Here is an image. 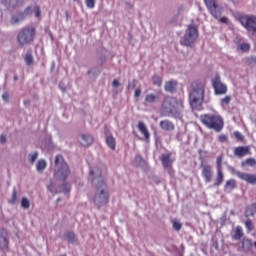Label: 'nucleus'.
Wrapping results in <instances>:
<instances>
[{
    "label": "nucleus",
    "mask_w": 256,
    "mask_h": 256,
    "mask_svg": "<svg viewBox=\"0 0 256 256\" xmlns=\"http://www.w3.org/2000/svg\"><path fill=\"white\" fill-rule=\"evenodd\" d=\"M90 180L92 181L96 192L93 197L94 204L100 209L109 203V192L107 190L108 186L105 182L102 171L99 167L95 166L90 170Z\"/></svg>",
    "instance_id": "f257e3e1"
},
{
    "label": "nucleus",
    "mask_w": 256,
    "mask_h": 256,
    "mask_svg": "<svg viewBox=\"0 0 256 256\" xmlns=\"http://www.w3.org/2000/svg\"><path fill=\"white\" fill-rule=\"evenodd\" d=\"M184 109V103L182 100H178L175 97L166 96L162 101V107H160V113L163 117H174L177 119L181 116Z\"/></svg>",
    "instance_id": "f03ea898"
},
{
    "label": "nucleus",
    "mask_w": 256,
    "mask_h": 256,
    "mask_svg": "<svg viewBox=\"0 0 256 256\" xmlns=\"http://www.w3.org/2000/svg\"><path fill=\"white\" fill-rule=\"evenodd\" d=\"M206 83L195 81L192 83V90L189 92V104L192 109L198 111L204 103Z\"/></svg>",
    "instance_id": "7ed1b4c3"
},
{
    "label": "nucleus",
    "mask_w": 256,
    "mask_h": 256,
    "mask_svg": "<svg viewBox=\"0 0 256 256\" xmlns=\"http://www.w3.org/2000/svg\"><path fill=\"white\" fill-rule=\"evenodd\" d=\"M200 123L207 127V129H212L216 133H220L224 129V120L221 116L216 114H202L199 117Z\"/></svg>",
    "instance_id": "20e7f679"
},
{
    "label": "nucleus",
    "mask_w": 256,
    "mask_h": 256,
    "mask_svg": "<svg viewBox=\"0 0 256 256\" xmlns=\"http://www.w3.org/2000/svg\"><path fill=\"white\" fill-rule=\"evenodd\" d=\"M55 166L57 169L54 173V179L61 182H65L67 178L71 175V171H70L69 165L63 159V156L61 155L56 156Z\"/></svg>",
    "instance_id": "39448f33"
},
{
    "label": "nucleus",
    "mask_w": 256,
    "mask_h": 256,
    "mask_svg": "<svg viewBox=\"0 0 256 256\" xmlns=\"http://www.w3.org/2000/svg\"><path fill=\"white\" fill-rule=\"evenodd\" d=\"M199 37L198 27L195 25H188L183 36V39L180 41L182 46L191 47Z\"/></svg>",
    "instance_id": "423d86ee"
},
{
    "label": "nucleus",
    "mask_w": 256,
    "mask_h": 256,
    "mask_svg": "<svg viewBox=\"0 0 256 256\" xmlns=\"http://www.w3.org/2000/svg\"><path fill=\"white\" fill-rule=\"evenodd\" d=\"M36 35V29L34 27H25L20 30L17 41L19 45L24 46L34 41Z\"/></svg>",
    "instance_id": "0eeeda50"
},
{
    "label": "nucleus",
    "mask_w": 256,
    "mask_h": 256,
    "mask_svg": "<svg viewBox=\"0 0 256 256\" xmlns=\"http://www.w3.org/2000/svg\"><path fill=\"white\" fill-rule=\"evenodd\" d=\"M239 22L248 32L256 33V16L243 15L239 17Z\"/></svg>",
    "instance_id": "6e6552de"
},
{
    "label": "nucleus",
    "mask_w": 256,
    "mask_h": 256,
    "mask_svg": "<svg viewBox=\"0 0 256 256\" xmlns=\"http://www.w3.org/2000/svg\"><path fill=\"white\" fill-rule=\"evenodd\" d=\"M211 84L214 89L215 95H226L228 87L221 81L219 74H216L213 79H211Z\"/></svg>",
    "instance_id": "1a4fd4ad"
},
{
    "label": "nucleus",
    "mask_w": 256,
    "mask_h": 256,
    "mask_svg": "<svg viewBox=\"0 0 256 256\" xmlns=\"http://www.w3.org/2000/svg\"><path fill=\"white\" fill-rule=\"evenodd\" d=\"M204 3L209 11V13L215 18L218 19L222 15V8L219 7L216 0H204Z\"/></svg>",
    "instance_id": "9d476101"
},
{
    "label": "nucleus",
    "mask_w": 256,
    "mask_h": 256,
    "mask_svg": "<svg viewBox=\"0 0 256 256\" xmlns=\"http://www.w3.org/2000/svg\"><path fill=\"white\" fill-rule=\"evenodd\" d=\"M236 176L241 181H244L249 185L256 186V174H250V173H244V172L237 171Z\"/></svg>",
    "instance_id": "9b49d317"
},
{
    "label": "nucleus",
    "mask_w": 256,
    "mask_h": 256,
    "mask_svg": "<svg viewBox=\"0 0 256 256\" xmlns=\"http://www.w3.org/2000/svg\"><path fill=\"white\" fill-rule=\"evenodd\" d=\"M31 14H32V8L29 6L25 9L24 12H21L17 15L12 16L10 22L13 25L18 24L19 22H22L23 20H25V18L27 16H30Z\"/></svg>",
    "instance_id": "f8f14e48"
},
{
    "label": "nucleus",
    "mask_w": 256,
    "mask_h": 256,
    "mask_svg": "<svg viewBox=\"0 0 256 256\" xmlns=\"http://www.w3.org/2000/svg\"><path fill=\"white\" fill-rule=\"evenodd\" d=\"M201 168H202L201 175H202V178L204 179V182L206 184L211 183L213 179L212 166L202 165Z\"/></svg>",
    "instance_id": "ddd939ff"
},
{
    "label": "nucleus",
    "mask_w": 256,
    "mask_h": 256,
    "mask_svg": "<svg viewBox=\"0 0 256 256\" xmlns=\"http://www.w3.org/2000/svg\"><path fill=\"white\" fill-rule=\"evenodd\" d=\"M233 154L235 157L242 159L246 157L247 155H251V149L250 146H238L235 147L233 150Z\"/></svg>",
    "instance_id": "4468645a"
},
{
    "label": "nucleus",
    "mask_w": 256,
    "mask_h": 256,
    "mask_svg": "<svg viewBox=\"0 0 256 256\" xmlns=\"http://www.w3.org/2000/svg\"><path fill=\"white\" fill-rule=\"evenodd\" d=\"M0 250L7 252L9 250L8 233L5 229L0 230Z\"/></svg>",
    "instance_id": "2eb2a0df"
},
{
    "label": "nucleus",
    "mask_w": 256,
    "mask_h": 256,
    "mask_svg": "<svg viewBox=\"0 0 256 256\" xmlns=\"http://www.w3.org/2000/svg\"><path fill=\"white\" fill-rule=\"evenodd\" d=\"M106 143L112 151L116 149V140L107 126H105Z\"/></svg>",
    "instance_id": "dca6fc26"
},
{
    "label": "nucleus",
    "mask_w": 256,
    "mask_h": 256,
    "mask_svg": "<svg viewBox=\"0 0 256 256\" xmlns=\"http://www.w3.org/2000/svg\"><path fill=\"white\" fill-rule=\"evenodd\" d=\"M159 125L162 131H166L169 133H171L172 131H175V128H176L174 122L168 119L160 120Z\"/></svg>",
    "instance_id": "f3484780"
},
{
    "label": "nucleus",
    "mask_w": 256,
    "mask_h": 256,
    "mask_svg": "<svg viewBox=\"0 0 256 256\" xmlns=\"http://www.w3.org/2000/svg\"><path fill=\"white\" fill-rule=\"evenodd\" d=\"M138 131H140V133H142V135L144 137V141H146V143H149L151 134L144 122H142V121L138 122Z\"/></svg>",
    "instance_id": "a211bd4d"
},
{
    "label": "nucleus",
    "mask_w": 256,
    "mask_h": 256,
    "mask_svg": "<svg viewBox=\"0 0 256 256\" xmlns=\"http://www.w3.org/2000/svg\"><path fill=\"white\" fill-rule=\"evenodd\" d=\"M174 159L171 158V154H162V156L160 157V162H162V167L165 168H169L173 165L174 163Z\"/></svg>",
    "instance_id": "6ab92c4d"
},
{
    "label": "nucleus",
    "mask_w": 256,
    "mask_h": 256,
    "mask_svg": "<svg viewBox=\"0 0 256 256\" xmlns=\"http://www.w3.org/2000/svg\"><path fill=\"white\" fill-rule=\"evenodd\" d=\"M177 87L178 82L176 80L166 81L164 84V91H166V93H175Z\"/></svg>",
    "instance_id": "aec40b11"
},
{
    "label": "nucleus",
    "mask_w": 256,
    "mask_h": 256,
    "mask_svg": "<svg viewBox=\"0 0 256 256\" xmlns=\"http://www.w3.org/2000/svg\"><path fill=\"white\" fill-rule=\"evenodd\" d=\"M48 190L53 193V194H58V193H65V194H69L70 192V185L68 183H64L62 186H61V190L60 191H56L54 190V185L53 183H51L49 186H48Z\"/></svg>",
    "instance_id": "412c9836"
},
{
    "label": "nucleus",
    "mask_w": 256,
    "mask_h": 256,
    "mask_svg": "<svg viewBox=\"0 0 256 256\" xmlns=\"http://www.w3.org/2000/svg\"><path fill=\"white\" fill-rule=\"evenodd\" d=\"M231 237H232V240H234V241H240L244 237V230H243L242 226H236L233 229V233H232Z\"/></svg>",
    "instance_id": "4be33fe9"
},
{
    "label": "nucleus",
    "mask_w": 256,
    "mask_h": 256,
    "mask_svg": "<svg viewBox=\"0 0 256 256\" xmlns=\"http://www.w3.org/2000/svg\"><path fill=\"white\" fill-rule=\"evenodd\" d=\"M237 188V182L235 179H229L226 181L224 185V192L231 193L233 190Z\"/></svg>",
    "instance_id": "5701e85b"
},
{
    "label": "nucleus",
    "mask_w": 256,
    "mask_h": 256,
    "mask_svg": "<svg viewBox=\"0 0 256 256\" xmlns=\"http://www.w3.org/2000/svg\"><path fill=\"white\" fill-rule=\"evenodd\" d=\"M94 141V138L89 134H82L80 137V143L83 147H89V145H92Z\"/></svg>",
    "instance_id": "b1692460"
},
{
    "label": "nucleus",
    "mask_w": 256,
    "mask_h": 256,
    "mask_svg": "<svg viewBox=\"0 0 256 256\" xmlns=\"http://www.w3.org/2000/svg\"><path fill=\"white\" fill-rule=\"evenodd\" d=\"M224 182L223 170H217V174L213 183L214 187H220Z\"/></svg>",
    "instance_id": "393cba45"
},
{
    "label": "nucleus",
    "mask_w": 256,
    "mask_h": 256,
    "mask_svg": "<svg viewBox=\"0 0 256 256\" xmlns=\"http://www.w3.org/2000/svg\"><path fill=\"white\" fill-rule=\"evenodd\" d=\"M256 215V203H252L250 206L245 209V217H254Z\"/></svg>",
    "instance_id": "a878e982"
},
{
    "label": "nucleus",
    "mask_w": 256,
    "mask_h": 256,
    "mask_svg": "<svg viewBox=\"0 0 256 256\" xmlns=\"http://www.w3.org/2000/svg\"><path fill=\"white\" fill-rule=\"evenodd\" d=\"M241 247H242V250L244 252H249L251 251L252 247H253V243H252V240L251 239H243L241 241Z\"/></svg>",
    "instance_id": "bb28decb"
},
{
    "label": "nucleus",
    "mask_w": 256,
    "mask_h": 256,
    "mask_svg": "<svg viewBox=\"0 0 256 256\" xmlns=\"http://www.w3.org/2000/svg\"><path fill=\"white\" fill-rule=\"evenodd\" d=\"M144 101H146V103H158V101H160V96L158 94H153L150 93L148 95H146V98L144 99Z\"/></svg>",
    "instance_id": "cd10ccee"
},
{
    "label": "nucleus",
    "mask_w": 256,
    "mask_h": 256,
    "mask_svg": "<svg viewBox=\"0 0 256 256\" xmlns=\"http://www.w3.org/2000/svg\"><path fill=\"white\" fill-rule=\"evenodd\" d=\"M241 167H256V159L255 158H247L246 160L241 162Z\"/></svg>",
    "instance_id": "c85d7f7f"
},
{
    "label": "nucleus",
    "mask_w": 256,
    "mask_h": 256,
    "mask_svg": "<svg viewBox=\"0 0 256 256\" xmlns=\"http://www.w3.org/2000/svg\"><path fill=\"white\" fill-rule=\"evenodd\" d=\"M65 237L69 244H74L76 242V235L73 231H67Z\"/></svg>",
    "instance_id": "c756f323"
},
{
    "label": "nucleus",
    "mask_w": 256,
    "mask_h": 256,
    "mask_svg": "<svg viewBox=\"0 0 256 256\" xmlns=\"http://www.w3.org/2000/svg\"><path fill=\"white\" fill-rule=\"evenodd\" d=\"M163 83V79L161 76L154 74V76H152V84H154L156 87H161Z\"/></svg>",
    "instance_id": "7c9ffc66"
},
{
    "label": "nucleus",
    "mask_w": 256,
    "mask_h": 256,
    "mask_svg": "<svg viewBox=\"0 0 256 256\" xmlns=\"http://www.w3.org/2000/svg\"><path fill=\"white\" fill-rule=\"evenodd\" d=\"M47 166V163L45 160H39L37 163V171L38 172H43Z\"/></svg>",
    "instance_id": "2f4dec72"
},
{
    "label": "nucleus",
    "mask_w": 256,
    "mask_h": 256,
    "mask_svg": "<svg viewBox=\"0 0 256 256\" xmlns=\"http://www.w3.org/2000/svg\"><path fill=\"white\" fill-rule=\"evenodd\" d=\"M244 226L248 232H252L254 230V224L252 220L248 219L244 222Z\"/></svg>",
    "instance_id": "473e14b6"
},
{
    "label": "nucleus",
    "mask_w": 256,
    "mask_h": 256,
    "mask_svg": "<svg viewBox=\"0 0 256 256\" xmlns=\"http://www.w3.org/2000/svg\"><path fill=\"white\" fill-rule=\"evenodd\" d=\"M223 155H220L216 158V170L222 171Z\"/></svg>",
    "instance_id": "72a5a7b5"
},
{
    "label": "nucleus",
    "mask_w": 256,
    "mask_h": 256,
    "mask_svg": "<svg viewBox=\"0 0 256 256\" xmlns=\"http://www.w3.org/2000/svg\"><path fill=\"white\" fill-rule=\"evenodd\" d=\"M17 195H18L17 190H16V188H14L13 189V193H12V197L8 201V203L10 205H15L16 204V202H17Z\"/></svg>",
    "instance_id": "f704fd0d"
},
{
    "label": "nucleus",
    "mask_w": 256,
    "mask_h": 256,
    "mask_svg": "<svg viewBox=\"0 0 256 256\" xmlns=\"http://www.w3.org/2000/svg\"><path fill=\"white\" fill-rule=\"evenodd\" d=\"M25 61L28 66H31L34 62V58L31 52H27L25 56Z\"/></svg>",
    "instance_id": "c9c22d12"
},
{
    "label": "nucleus",
    "mask_w": 256,
    "mask_h": 256,
    "mask_svg": "<svg viewBox=\"0 0 256 256\" xmlns=\"http://www.w3.org/2000/svg\"><path fill=\"white\" fill-rule=\"evenodd\" d=\"M21 206L24 210H28L30 208V202L26 197L22 198Z\"/></svg>",
    "instance_id": "e433bc0d"
},
{
    "label": "nucleus",
    "mask_w": 256,
    "mask_h": 256,
    "mask_svg": "<svg viewBox=\"0 0 256 256\" xmlns=\"http://www.w3.org/2000/svg\"><path fill=\"white\" fill-rule=\"evenodd\" d=\"M2 3L4 4H8V5H11V4H15V5H19L20 3L22 4L24 0H1Z\"/></svg>",
    "instance_id": "4c0bfd02"
},
{
    "label": "nucleus",
    "mask_w": 256,
    "mask_h": 256,
    "mask_svg": "<svg viewBox=\"0 0 256 256\" xmlns=\"http://www.w3.org/2000/svg\"><path fill=\"white\" fill-rule=\"evenodd\" d=\"M231 99H232L231 96H225L224 98H222V99L220 100V104H221V105H230Z\"/></svg>",
    "instance_id": "58836bf2"
},
{
    "label": "nucleus",
    "mask_w": 256,
    "mask_h": 256,
    "mask_svg": "<svg viewBox=\"0 0 256 256\" xmlns=\"http://www.w3.org/2000/svg\"><path fill=\"white\" fill-rule=\"evenodd\" d=\"M172 228L174 231H180L182 229V224L178 221H172Z\"/></svg>",
    "instance_id": "ea45409f"
},
{
    "label": "nucleus",
    "mask_w": 256,
    "mask_h": 256,
    "mask_svg": "<svg viewBox=\"0 0 256 256\" xmlns=\"http://www.w3.org/2000/svg\"><path fill=\"white\" fill-rule=\"evenodd\" d=\"M239 49L242 51V52H247L250 50V44L248 43H242L239 45Z\"/></svg>",
    "instance_id": "a19ab883"
},
{
    "label": "nucleus",
    "mask_w": 256,
    "mask_h": 256,
    "mask_svg": "<svg viewBox=\"0 0 256 256\" xmlns=\"http://www.w3.org/2000/svg\"><path fill=\"white\" fill-rule=\"evenodd\" d=\"M164 170H166V172H168V175H170V178H174L175 170L173 169V166L166 167V168H164Z\"/></svg>",
    "instance_id": "79ce46f5"
},
{
    "label": "nucleus",
    "mask_w": 256,
    "mask_h": 256,
    "mask_svg": "<svg viewBox=\"0 0 256 256\" xmlns=\"http://www.w3.org/2000/svg\"><path fill=\"white\" fill-rule=\"evenodd\" d=\"M235 139H237L238 141H244V136L242 133L238 132V131H235L233 133Z\"/></svg>",
    "instance_id": "37998d69"
},
{
    "label": "nucleus",
    "mask_w": 256,
    "mask_h": 256,
    "mask_svg": "<svg viewBox=\"0 0 256 256\" xmlns=\"http://www.w3.org/2000/svg\"><path fill=\"white\" fill-rule=\"evenodd\" d=\"M219 143H226L228 141V137L225 134H221L218 136Z\"/></svg>",
    "instance_id": "c03bdc74"
},
{
    "label": "nucleus",
    "mask_w": 256,
    "mask_h": 256,
    "mask_svg": "<svg viewBox=\"0 0 256 256\" xmlns=\"http://www.w3.org/2000/svg\"><path fill=\"white\" fill-rule=\"evenodd\" d=\"M88 8L93 9L95 7V0H86L85 1Z\"/></svg>",
    "instance_id": "a18cd8bd"
},
{
    "label": "nucleus",
    "mask_w": 256,
    "mask_h": 256,
    "mask_svg": "<svg viewBox=\"0 0 256 256\" xmlns=\"http://www.w3.org/2000/svg\"><path fill=\"white\" fill-rule=\"evenodd\" d=\"M37 159H38V153H37V152H35V153L32 154V155H29V161H30V163L33 164Z\"/></svg>",
    "instance_id": "49530a36"
},
{
    "label": "nucleus",
    "mask_w": 256,
    "mask_h": 256,
    "mask_svg": "<svg viewBox=\"0 0 256 256\" xmlns=\"http://www.w3.org/2000/svg\"><path fill=\"white\" fill-rule=\"evenodd\" d=\"M35 16L39 18L41 16V9L39 6H36L34 9Z\"/></svg>",
    "instance_id": "de8ad7c7"
},
{
    "label": "nucleus",
    "mask_w": 256,
    "mask_h": 256,
    "mask_svg": "<svg viewBox=\"0 0 256 256\" xmlns=\"http://www.w3.org/2000/svg\"><path fill=\"white\" fill-rule=\"evenodd\" d=\"M220 23L228 24V18L227 17H221L219 18Z\"/></svg>",
    "instance_id": "09e8293b"
},
{
    "label": "nucleus",
    "mask_w": 256,
    "mask_h": 256,
    "mask_svg": "<svg viewBox=\"0 0 256 256\" xmlns=\"http://www.w3.org/2000/svg\"><path fill=\"white\" fill-rule=\"evenodd\" d=\"M119 86H120V82L114 79V81H112V87H119Z\"/></svg>",
    "instance_id": "8fccbe9b"
},
{
    "label": "nucleus",
    "mask_w": 256,
    "mask_h": 256,
    "mask_svg": "<svg viewBox=\"0 0 256 256\" xmlns=\"http://www.w3.org/2000/svg\"><path fill=\"white\" fill-rule=\"evenodd\" d=\"M140 95H141V89H136V91H134V97H140Z\"/></svg>",
    "instance_id": "3c124183"
},
{
    "label": "nucleus",
    "mask_w": 256,
    "mask_h": 256,
    "mask_svg": "<svg viewBox=\"0 0 256 256\" xmlns=\"http://www.w3.org/2000/svg\"><path fill=\"white\" fill-rule=\"evenodd\" d=\"M136 87V80L132 81V84H128V89H135Z\"/></svg>",
    "instance_id": "603ef678"
},
{
    "label": "nucleus",
    "mask_w": 256,
    "mask_h": 256,
    "mask_svg": "<svg viewBox=\"0 0 256 256\" xmlns=\"http://www.w3.org/2000/svg\"><path fill=\"white\" fill-rule=\"evenodd\" d=\"M135 161H136V163H141V162H143V159L140 155H137L135 158Z\"/></svg>",
    "instance_id": "864d4df0"
},
{
    "label": "nucleus",
    "mask_w": 256,
    "mask_h": 256,
    "mask_svg": "<svg viewBox=\"0 0 256 256\" xmlns=\"http://www.w3.org/2000/svg\"><path fill=\"white\" fill-rule=\"evenodd\" d=\"M0 143H2V144L6 143V136L5 135H1Z\"/></svg>",
    "instance_id": "5fc2aeb1"
},
{
    "label": "nucleus",
    "mask_w": 256,
    "mask_h": 256,
    "mask_svg": "<svg viewBox=\"0 0 256 256\" xmlns=\"http://www.w3.org/2000/svg\"><path fill=\"white\" fill-rule=\"evenodd\" d=\"M2 97H3L4 101H8L9 94L7 92H5Z\"/></svg>",
    "instance_id": "6e6d98bb"
},
{
    "label": "nucleus",
    "mask_w": 256,
    "mask_h": 256,
    "mask_svg": "<svg viewBox=\"0 0 256 256\" xmlns=\"http://www.w3.org/2000/svg\"><path fill=\"white\" fill-rule=\"evenodd\" d=\"M14 80H15V81L18 80V76H17V75L14 76Z\"/></svg>",
    "instance_id": "4d7b16f0"
},
{
    "label": "nucleus",
    "mask_w": 256,
    "mask_h": 256,
    "mask_svg": "<svg viewBox=\"0 0 256 256\" xmlns=\"http://www.w3.org/2000/svg\"><path fill=\"white\" fill-rule=\"evenodd\" d=\"M254 247H255V249H256V241L254 242Z\"/></svg>",
    "instance_id": "13d9d810"
},
{
    "label": "nucleus",
    "mask_w": 256,
    "mask_h": 256,
    "mask_svg": "<svg viewBox=\"0 0 256 256\" xmlns=\"http://www.w3.org/2000/svg\"><path fill=\"white\" fill-rule=\"evenodd\" d=\"M61 201V199L59 198L58 200H57V202L59 203Z\"/></svg>",
    "instance_id": "bf43d9fd"
},
{
    "label": "nucleus",
    "mask_w": 256,
    "mask_h": 256,
    "mask_svg": "<svg viewBox=\"0 0 256 256\" xmlns=\"http://www.w3.org/2000/svg\"><path fill=\"white\" fill-rule=\"evenodd\" d=\"M26 103H30L29 101H25V105H26Z\"/></svg>",
    "instance_id": "052dcab7"
},
{
    "label": "nucleus",
    "mask_w": 256,
    "mask_h": 256,
    "mask_svg": "<svg viewBox=\"0 0 256 256\" xmlns=\"http://www.w3.org/2000/svg\"><path fill=\"white\" fill-rule=\"evenodd\" d=\"M60 256H66V255H60Z\"/></svg>",
    "instance_id": "680f3d73"
},
{
    "label": "nucleus",
    "mask_w": 256,
    "mask_h": 256,
    "mask_svg": "<svg viewBox=\"0 0 256 256\" xmlns=\"http://www.w3.org/2000/svg\"><path fill=\"white\" fill-rule=\"evenodd\" d=\"M255 61H256V58H255Z\"/></svg>",
    "instance_id": "e2e57ef3"
}]
</instances>
